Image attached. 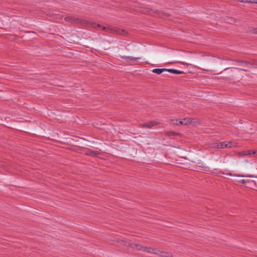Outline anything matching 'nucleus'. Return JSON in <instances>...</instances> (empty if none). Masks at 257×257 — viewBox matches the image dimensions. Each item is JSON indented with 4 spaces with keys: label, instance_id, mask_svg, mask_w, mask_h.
Listing matches in <instances>:
<instances>
[{
    "label": "nucleus",
    "instance_id": "obj_4",
    "mask_svg": "<svg viewBox=\"0 0 257 257\" xmlns=\"http://www.w3.org/2000/svg\"><path fill=\"white\" fill-rule=\"evenodd\" d=\"M140 11L145 14H151V13H155L158 14L160 17H169L170 16V15L163 12L160 11H157V10H154L153 9H149V8H141L140 10Z\"/></svg>",
    "mask_w": 257,
    "mask_h": 257
},
{
    "label": "nucleus",
    "instance_id": "obj_6",
    "mask_svg": "<svg viewBox=\"0 0 257 257\" xmlns=\"http://www.w3.org/2000/svg\"><path fill=\"white\" fill-rule=\"evenodd\" d=\"M172 121H174V123L176 125H188L192 122V121L190 120L189 118H184L182 119H174L172 120Z\"/></svg>",
    "mask_w": 257,
    "mask_h": 257
},
{
    "label": "nucleus",
    "instance_id": "obj_12",
    "mask_svg": "<svg viewBox=\"0 0 257 257\" xmlns=\"http://www.w3.org/2000/svg\"><path fill=\"white\" fill-rule=\"evenodd\" d=\"M165 135L168 137L175 136H181V134L179 133H176L173 131H168L165 133Z\"/></svg>",
    "mask_w": 257,
    "mask_h": 257
},
{
    "label": "nucleus",
    "instance_id": "obj_23",
    "mask_svg": "<svg viewBox=\"0 0 257 257\" xmlns=\"http://www.w3.org/2000/svg\"><path fill=\"white\" fill-rule=\"evenodd\" d=\"M241 182H242V183H245V180H241Z\"/></svg>",
    "mask_w": 257,
    "mask_h": 257
},
{
    "label": "nucleus",
    "instance_id": "obj_26",
    "mask_svg": "<svg viewBox=\"0 0 257 257\" xmlns=\"http://www.w3.org/2000/svg\"><path fill=\"white\" fill-rule=\"evenodd\" d=\"M97 27H101V26H100L99 24H98V25H97Z\"/></svg>",
    "mask_w": 257,
    "mask_h": 257
},
{
    "label": "nucleus",
    "instance_id": "obj_10",
    "mask_svg": "<svg viewBox=\"0 0 257 257\" xmlns=\"http://www.w3.org/2000/svg\"><path fill=\"white\" fill-rule=\"evenodd\" d=\"M167 71V69L166 68H155L152 70V72L157 74H160L163 72Z\"/></svg>",
    "mask_w": 257,
    "mask_h": 257
},
{
    "label": "nucleus",
    "instance_id": "obj_5",
    "mask_svg": "<svg viewBox=\"0 0 257 257\" xmlns=\"http://www.w3.org/2000/svg\"><path fill=\"white\" fill-rule=\"evenodd\" d=\"M102 29L107 31L110 32L112 33L117 34L120 35H123L125 33V32L123 30L120 29L117 27L110 28L103 27Z\"/></svg>",
    "mask_w": 257,
    "mask_h": 257
},
{
    "label": "nucleus",
    "instance_id": "obj_9",
    "mask_svg": "<svg viewBox=\"0 0 257 257\" xmlns=\"http://www.w3.org/2000/svg\"><path fill=\"white\" fill-rule=\"evenodd\" d=\"M86 156H91V157H97L99 153L96 151H94L93 150H89L86 151L85 153Z\"/></svg>",
    "mask_w": 257,
    "mask_h": 257
},
{
    "label": "nucleus",
    "instance_id": "obj_15",
    "mask_svg": "<svg viewBox=\"0 0 257 257\" xmlns=\"http://www.w3.org/2000/svg\"><path fill=\"white\" fill-rule=\"evenodd\" d=\"M156 124H157L156 122H155L154 121H150L149 122L145 123L144 124V126L148 127V128H151L153 126H154L155 125H156Z\"/></svg>",
    "mask_w": 257,
    "mask_h": 257
},
{
    "label": "nucleus",
    "instance_id": "obj_24",
    "mask_svg": "<svg viewBox=\"0 0 257 257\" xmlns=\"http://www.w3.org/2000/svg\"><path fill=\"white\" fill-rule=\"evenodd\" d=\"M175 62H169L168 63H170V64H173V63H174Z\"/></svg>",
    "mask_w": 257,
    "mask_h": 257
},
{
    "label": "nucleus",
    "instance_id": "obj_27",
    "mask_svg": "<svg viewBox=\"0 0 257 257\" xmlns=\"http://www.w3.org/2000/svg\"><path fill=\"white\" fill-rule=\"evenodd\" d=\"M255 33H257V31H255Z\"/></svg>",
    "mask_w": 257,
    "mask_h": 257
},
{
    "label": "nucleus",
    "instance_id": "obj_14",
    "mask_svg": "<svg viewBox=\"0 0 257 257\" xmlns=\"http://www.w3.org/2000/svg\"><path fill=\"white\" fill-rule=\"evenodd\" d=\"M211 68V66L210 65H201L200 68L201 70L206 71H209L210 68Z\"/></svg>",
    "mask_w": 257,
    "mask_h": 257
},
{
    "label": "nucleus",
    "instance_id": "obj_25",
    "mask_svg": "<svg viewBox=\"0 0 257 257\" xmlns=\"http://www.w3.org/2000/svg\"><path fill=\"white\" fill-rule=\"evenodd\" d=\"M167 257H171V254H169V255L167 256Z\"/></svg>",
    "mask_w": 257,
    "mask_h": 257
},
{
    "label": "nucleus",
    "instance_id": "obj_17",
    "mask_svg": "<svg viewBox=\"0 0 257 257\" xmlns=\"http://www.w3.org/2000/svg\"><path fill=\"white\" fill-rule=\"evenodd\" d=\"M212 147L214 148H220V142L214 143L212 144Z\"/></svg>",
    "mask_w": 257,
    "mask_h": 257
},
{
    "label": "nucleus",
    "instance_id": "obj_1",
    "mask_svg": "<svg viewBox=\"0 0 257 257\" xmlns=\"http://www.w3.org/2000/svg\"><path fill=\"white\" fill-rule=\"evenodd\" d=\"M124 243L123 245L126 247H130L133 249L137 250H143L144 251H146L149 253H156L154 252L155 249L152 247H143L140 244L137 243L136 242H121Z\"/></svg>",
    "mask_w": 257,
    "mask_h": 257
},
{
    "label": "nucleus",
    "instance_id": "obj_22",
    "mask_svg": "<svg viewBox=\"0 0 257 257\" xmlns=\"http://www.w3.org/2000/svg\"><path fill=\"white\" fill-rule=\"evenodd\" d=\"M234 176H238V177H244V176H243V175H234Z\"/></svg>",
    "mask_w": 257,
    "mask_h": 257
},
{
    "label": "nucleus",
    "instance_id": "obj_18",
    "mask_svg": "<svg viewBox=\"0 0 257 257\" xmlns=\"http://www.w3.org/2000/svg\"><path fill=\"white\" fill-rule=\"evenodd\" d=\"M238 2H241V3H252L251 2L252 1L251 0H238Z\"/></svg>",
    "mask_w": 257,
    "mask_h": 257
},
{
    "label": "nucleus",
    "instance_id": "obj_19",
    "mask_svg": "<svg viewBox=\"0 0 257 257\" xmlns=\"http://www.w3.org/2000/svg\"><path fill=\"white\" fill-rule=\"evenodd\" d=\"M200 170L203 171H209V168L206 166H203L202 169H200Z\"/></svg>",
    "mask_w": 257,
    "mask_h": 257
},
{
    "label": "nucleus",
    "instance_id": "obj_16",
    "mask_svg": "<svg viewBox=\"0 0 257 257\" xmlns=\"http://www.w3.org/2000/svg\"><path fill=\"white\" fill-rule=\"evenodd\" d=\"M65 20L66 21L71 22H73V21H76V20L75 19H74L73 17H66L65 18Z\"/></svg>",
    "mask_w": 257,
    "mask_h": 257
},
{
    "label": "nucleus",
    "instance_id": "obj_8",
    "mask_svg": "<svg viewBox=\"0 0 257 257\" xmlns=\"http://www.w3.org/2000/svg\"><path fill=\"white\" fill-rule=\"evenodd\" d=\"M232 143L231 142H223L220 143V148L221 149L225 148H231L232 147Z\"/></svg>",
    "mask_w": 257,
    "mask_h": 257
},
{
    "label": "nucleus",
    "instance_id": "obj_2",
    "mask_svg": "<svg viewBox=\"0 0 257 257\" xmlns=\"http://www.w3.org/2000/svg\"><path fill=\"white\" fill-rule=\"evenodd\" d=\"M224 72H221L219 74H222L221 76V78L227 80H234L238 75L237 69L236 68H227L223 70Z\"/></svg>",
    "mask_w": 257,
    "mask_h": 257
},
{
    "label": "nucleus",
    "instance_id": "obj_7",
    "mask_svg": "<svg viewBox=\"0 0 257 257\" xmlns=\"http://www.w3.org/2000/svg\"><path fill=\"white\" fill-rule=\"evenodd\" d=\"M257 152L256 151H253V150H248L245 151H242V152H238L237 154V155L239 157L241 156H247L251 154H255Z\"/></svg>",
    "mask_w": 257,
    "mask_h": 257
},
{
    "label": "nucleus",
    "instance_id": "obj_3",
    "mask_svg": "<svg viewBox=\"0 0 257 257\" xmlns=\"http://www.w3.org/2000/svg\"><path fill=\"white\" fill-rule=\"evenodd\" d=\"M236 62L237 64L241 67L240 68H236L237 71L238 70H242L245 72H249V70L248 68H250L251 66L254 65L253 63L245 60H237Z\"/></svg>",
    "mask_w": 257,
    "mask_h": 257
},
{
    "label": "nucleus",
    "instance_id": "obj_11",
    "mask_svg": "<svg viewBox=\"0 0 257 257\" xmlns=\"http://www.w3.org/2000/svg\"><path fill=\"white\" fill-rule=\"evenodd\" d=\"M167 72L176 74H185L184 71H179L174 69H167Z\"/></svg>",
    "mask_w": 257,
    "mask_h": 257
},
{
    "label": "nucleus",
    "instance_id": "obj_13",
    "mask_svg": "<svg viewBox=\"0 0 257 257\" xmlns=\"http://www.w3.org/2000/svg\"><path fill=\"white\" fill-rule=\"evenodd\" d=\"M121 58L123 59H129L133 62H135L137 60L140 59V58H139V57L137 58V57H131V56H122Z\"/></svg>",
    "mask_w": 257,
    "mask_h": 257
},
{
    "label": "nucleus",
    "instance_id": "obj_21",
    "mask_svg": "<svg viewBox=\"0 0 257 257\" xmlns=\"http://www.w3.org/2000/svg\"><path fill=\"white\" fill-rule=\"evenodd\" d=\"M251 3L257 4V0H252V2Z\"/></svg>",
    "mask_w": 257,
    "mask_h": 257
},
{
    "label": "nucleus",
    "instance_id": "obj_20",
    "mask_svg": "<svg viewBox=\"0 0 257 257\" xmlns=\"http://www.w3.org/2000/svg\"><path fill=\"white\" fill-rule=\"evenodd\" d=\"M227 176H223L224 178H227V176H232L231 174L230 173H227L225 174Z\"/></svg>",
    "mask_w": 257,
    "mask_h": 257
}]
</instances>
